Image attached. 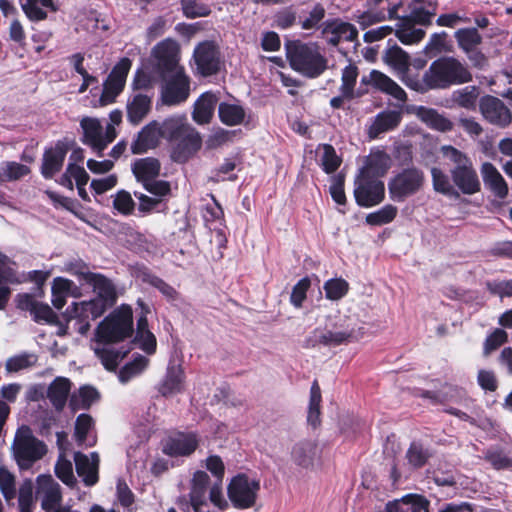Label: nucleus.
<instances>
[{
    "instance_id": "nucleus-51",
    "label": "nucleus",
    "mask_w": 512,
    "mask_h": 512,
    "mask_svg": "<svg viewBox=\"0 0 512 512\" xmlns=\"http://www.w3.org/2000/svg\"><path fill=\"white\" fill-rule=\"evenodd\" d=\"M358 77V69L356 66L349 64L342 70V84L340 91L344 97L351 99L354 97V87Z\"/></svg>"
},
{
    "instance_id": "nucleus-27",
    "label": "nucleus",
    "mask_w": 512,
    "mask_h": 512,
    "mask_svg": "<svg viewBox=\"0 0 512 512\" xmlns=\"http://www.w3.org/2000/svg\"><path fill=\"white\" fill-rule=\"evenodd\" d=\"M327 42L337 45L341 41H353L357 38L358 31L350 23L333 20L326 22L322 31Z\"/></svg>"
},
{
    "instance_id": "nucleus-49",
    "label": "nucleus",
    "mask_w": 512,
    "mask_h": 512,
    "mask_svg": "<svg viewBox=\"0 0 512 512\" xmlns=\"http://www.w3.org/2000/svg\"><path fill=\"white\" fill-rule=\"evenodd\" d=\"M2 179L6 181L19 180L30 173V168L15 161H4L1 163Z\"/></svg>"
},
{
    "instance_id": "nucleus-14",
    "label": "nucleus",
    "mask_w": 512,
    "mask_h": 512,
    "mask_svg": "<svg viewBox=\"0 0 512 512\" xmlns=\"http://www.w3.org/2000/svg\"><path fill=\"white\" fill-rule=\"evenodd\" d=\"M131 66L132 62L129 58H122L113 67L103 84V91L100 96L101 105L113 103L117 96L123 91Z\"/></svg>"
},
{
    "instance_id": "nucleus-64",
    "label": "nucleus",
    "mask_w": 512,
    "mask_h": 512,
    "mask_svg": "<svg viewBox=\"0 0 512 512\" xmlns=\"http://www.w3.org/2000/svg\"><path fill=\"white\" fill-rule=\"evenodd\" d=\"M310 287V280L308 277H304L299 280L292 289L290 296L291 303L296 307L300 308L306 299V293Z\"/></svg>"
},
{
    "instance_id": "nucleus-8",
    "label": "nucleus",
    "mask_w": 512,
    "mask_h": 512,
    "mask_svg": "<svg viewBox=\"0 0 512 512\" xmlns=\"http://www.w3.org/2000/svg\"><path fill=\"white\" fill-rule=\"evenodd\" d=\"M13 451L19 467L29 469L45 455L46 446L32 435L29 427L22 426L16 432Z\"/></svg>"
},
{
    "instance_id": "nucleus-6",
    "label": "nucleus",
    "mask_w": 512,
    "mask_h": 512,
    "mask_svg": "<svg viewBox=\"0 0 512 512\" xmlns=\"http://www.w3.org/2000/svg\"><path fill=\"white\" fill-rule=\"evenodd\" d=\"M443 156L454 164L450 174L454 184L466 195L480 191V181L469 157L452 146H443Z\"/></svg>"
},
{
    "instance_id": "nucleus-23",
    "label": "nucleus",
    "mask_w": 512,
    "mask_h": 512,
    "mask_svg": "<svg viewBox=\"0 0 512 512\" xmlns=\"http://www.w3.org/2000/svg\"><path fill=\"white\" fill-rule=\"evenodd\" d=\"M163 137V122L153 121L146 125L133 142L131 149L134 154H142L157 146L159 138Z\"/></svg>"
},
{
    "instance_id": "nucleus-20",
    "label": "nucleus",
    "mask_w": 512,
    "mask_h": 512,
    "mask_svg": "<svg viewBox=\"0 0 512 512\" xmlns=\"http://www.w3.org/2000/svg\"><path fill=\"white\" fill-rule=\"evenodd\" d=\"M319 459L320 451L314 441L303 440L292 447L291 460L301 469L313 470Z\"/></svg>"
},
{
    "instance_id": "nucleus-5",
    "label": "nucleus",
    "mask_w": 512,
    "mask_h": 512,
    "mask_svg": "<svg viewBox=\"0 0 512 512\" xmlns=\"http://www.w3.org/2000/svg\"><path fill=\"white\" fill-rule=\"evenodd\" d=\"M471 80V72L454 57H441L433 61L423 75L424 83L431 89H445Z\"/></svg>"
},
{
    "instance_id": "nucleus-9",
    "label": "nucleus",
    "mask_w": 512,
    "mask_h": 512,
    "mask_svg": "<svg viewBox=\"0 0 512 512\" xmlns=\"http://www.w3.org/2000/svg\"><path fill=\"white\" fill-rule=\"evenodd\" d=\"M433 12L424 10L423 8H414L410 15L399 18L396 25L395 35L399 41L405 45H412L420 42L426 32L416 25L428 26L431 24Z\"/></svg>"
},
{
    "instance_id": "nucleus-29",
    "label": "nucleus",
    "mask_w": 512,
    "mask_h": 512,
    "mask_svg": "<svg viewBox=\"0 0 512 512\" xmlns=\"http://www.w3.org/2000/svg\"><path fill=\"white\" fill-rule=\"evenodd\" d=\"M67 150L64 143L57 142L55 146L44 152L41 173L45 178H52L61 170Z\"/></svg>"
},
{
    "instance_id": "nucleus-15",
    "label": "nucleus",
    "mask_w": 512,
    "mask_h": 512,
    "mask_svg": "<svg viewBox=\"0 0 512 512\" xmlns=\"http://www.w3.org/2000/svg\"><path fill=\"white\" fill-rule=\"evenodd\" d=\"M152 55L157 61L156 65L161 75L184 68L179 65V45L171 38L159 42L153 48Z\"/></svg>"
},
{
    "instance_id": "nucleus-25",
    "label": "nucleus",
    "mask_w": 512,
    "mask_h": 512,
    "mask_svg": "<svg viewBox=\"0 0 512 512\" xmlns=\"http://www.w3.org/2000/svg\"><path fill=\"white\" fill-rule=\"evenodd\" d=\"M76 471L87 486H93L98 481L99 456L91 453L90 457L80 452L75 453Z\"/></svg>"
},
{
    "instance_id": "nucleus-38",
    "label": "nucleus",
    "mask_w": 512,
    "mask_h": 512,
    "mask_svg": "<svg viewBox=\"0 0 512 512\" xmlns=\"http://www.w3.org/2000/svg\"><path fill=\"white\" fill-rule=\"evenodd\" d=\"M132 171L136 179L144 185L159 175L160 163L157 159L150 157L139 159L134 162Z\"/></svg>"
},
{
    "instance_id": "nucleus-7",
    "label": "nucleus",
    "mask_w": 512,
    "mask_h": 512,
    "mask_svg": "<svg viewBox=\"0 0 512 512\" xmlns=\"http://www.w3.org/2000/svg\"><path fill=\"white\" fill-rule=\"evenodd\" d=\"M425 184V174L417 167H408L394 175L388 182V191L391 200L404 202L407 198L417 194Z\"/></svg>"
},
{
    "instance_id": "nucleus-10",
    "label": "nucleus",
    "mask_w": 512,
    "mask_h": 512,
    "mask_svg": "<svg viewBox=\"0 0 512 512\" xmlns=\"http://www.w3.org/2000/svg\"><path fill=\"white\" fill-rule=\"evenodd\" d=\"M161 76L163 78L160 91L162 104L176 106L188 99L191 91V80L185 73L184 68Z\"/></svg>"
},
{
    "instance_id": "nucleus-46",
    "label": "nucleus",
    "mask_w": 512,
    "mask_h": 512,
    "mask_svg": "<svg viewBox=\"0 0 512 512\" xmlns=\"http://www.w3.org/2000/svg\"><path fill=\"white\" fill-rule=\"evenodd\" d=\"M320 402L321 390L317 381H314L310 389V400L307 415L308 423L314 428L320 424Z\"/></svg>"
},
{
    "instance_id": "nucleus-13",
    "label": "nucleus",
    "mask_w": 512,
    "mask_h": 512,
    "mask_svg": "<svg viewBox=\"0 0 512 512\" xmlns=\"http://www.w3.org/2000/svg\"><path fill=\"white\" fill-rule=\"evenodd\" d=\"M385 195L383 181L360 173L355 181L354 196L358 205L371 207L379 204Z\"/></svg>"
},
{
    "instance_id": "nucleus-60",
    "label": "nucleus",
    "mask_w": 512,
    "mask_h": 512,
    "mask_svg": "<svg viewBox=\"0 0 512 512\" xmlns=\"http://www.w3.org/2000/svg\"><path fill=\"white\" fill-rule=\"evenodd\" d=\"M113 207L123 215H130L134 211L135 202L129 192L120 190L114 196Z\"/></svg>"
},
{
    "instance_id": "nucleus-18",
    "label": "nucleus",
    "mask_w": 512,
    "mask_h": 512,
    "mask_svg": "<svg viewBox=\"0 0 512 512\" xmlns=\"http://www.w3.org/2000/svg\"><path fill=\"white\" fill-rule=\"evenodd\" d=\"M193 58L197 71L202 76H211L219 70V53L213 42L205 41L198 44Z\"/></svg>"
},
{
    "instance_id": "nucleus-41",
    "label": "nucleus",
    "mask_w": 512,
    "mask_h": 512,
    "mask_svg": "<svg viewBox=\"0 0 512 512\" xmlns=\"http://www.w3.org/2000/svg\"><path fill=\"white\" fill-rule=\"evenodd\" d=\"M454 38L458 47L468 53L472 49L479 47L482 43V36L476 28H461L455 31Z\"/></svg>"
},
{
    "instance_id": "nucleus-33",
    "label": "nucleus",
    "mask_w": 512,
    "mask_h": 512,
    "mask_svg": "<svg viewBox=\"0 0 512 512\" xmlns=\"http://www.w3.org/2000/svg\"><path fill=\"white\" fill-rule=\"evenodd\" d=\"M428 505L429 502L423 496L408 494L387 503L386 512H428Z\"/></svg>"
},
{
    "instance_id": "nucleus-42",
    "label": "nucleus",
    "mask_w": 512,
    "mask_h": 512,
    "mask_svg": "<svg viewBox=\"0 0 512 512\" xmlns=\"http://www.w3.org/2000/svg\"><path fill=\"white\" fill-rule=\"evenodd\" d=\"M219 118L228 126L239 125L245 118V110L238 104L222 102L218 107Z\"/></svg>"
},
{
    "instance_id": "nucleus-35",
    "label": "nucleus",
    "mask_w": 512,
    "mask_h": 512,
    "mask_svg": "<svg viewBox=\"0 0 512 512\" xmlns=\"http://www.w3.org/2000/svg\"><path fill=\"white\" fill-rule=\"evenodd\" d=\"M184 371L180 365H171L167 369L159 391L163 396H171L184 390Z\"/></svg>"
},
{
    "instance_id": "nucleus-11",
    "label": "nucleus",
    "mask_w": 512,
    "mask_h": 512,
    "mask_svg": "<svg viewBox=\"0 0 512 512\" xmlns=\"http://www.w3.org/2000/svg\"><path fill=\"white\" fill-rule=\"evenodd\" d=\"M260 483L245 474L234 476L227 486V496L236 509H249L257 501Z\"/></svg>"
},
{
    "instance_id": "nucleus-58",
    "label": "nucleus",
    "mask_w": 512,
    "mask_h": 512,
    "mask_svg": "<svg viewBox=\"0 0 512 512\" xmlns=\"http://www.w3.org/2000/svg\"><path fill=\"white\" fill-rule=\"evenodd\" d=\"M18 504L20 512H33L34 497L33 483L31 480H25L19 488Z\"/></svg>"
},
{
    "instance_id": "nucleus-3",
    "label": "nucleus",
    "mask_w": 512,
    "mask_h": 512,
    "mask_svg": "<svg viewBox=\"0 0 512 512\" xmlns=\"http://www.w3.org/2000/svg\"><path fill=\"white\" fill-rule=\"evenodd\" d=\"M163 138L171 144V157L174 161H188L202 146L199 132L184 116H174L163 121Z\"/></svg>"
},
{
    "instance_id": "nucleus-54",
    "label": "nucleus",
    "mask_w": 512,
    "mask_h": 512,
    "mask_svg": "<svg viewBox=\"0 0 512 512\" xmlns=\"http://www.w3.org/2000/svg\"><path fill=\"white\" fill-rule=\"evenodd\" d=\"M431 176L433 188L436 192L447 196L457 194L448 176L441 169L433 167L431 169Z\"/></svg>"
},
{
    "instance_id": "nucleus-44",
    "label": "nucleus",
    "mask_w": 512,
    "mask_h": 512,
    "mask_svg": "<svg viewBox=\"0 0 512 512\" xmlns=\"http://www.w3.org/2000/svg\"><path fill=\"white\" fill-rule=\"evenodd\" d=\"M99 398L98 391L91 386H83L78 394H73L70 399V406L73 410L88 409Z\"/></svg>"
},
{
    "instance_id": "nucleus-21",
    "label": "nucleus",
    "mask_w": 512,
    "mask_h": 512,
    "mask_svg": "<svg viewBox=\"0 0 512 512\" xmlns=\"http://www.w3.org/2000/svg\"><path fill=\"white\" fill-rule=\"evenodd\" d=\"M198 442L194 433H178L165 441L163 452L169 456H189L196 450Z\"/></svg>"
},
{
    "instance_id": "nucleus-57",
    "label": "nucleus",
    "mask_w": 512,
    "mask_h": 512,
    "mask_svg": "<svg viewBox=\"0 0 512 512\" xmlns=\"http://www.w3.org/2000/svg\"><path fill=\"white\" fill-rule=\"evenodd\" d=\"M0 491L6 501H11L16 496L15 476L4 467H0Z\"/></svg>"
},
{
    "instance_id": "nucleus-31",
    "label": "nucleus",
    "mask_w": 512,
    "mask_h": 512,
    "mask_svg": "<svg viewBox=\"0 0 512 512\" xmlns=\"http://www.w3.org/2000/svg\"><path fill=\"white\" fill-rule=\"evenodd\" d=\"M402 120V114L398 111H383L378 113L368 129L370 138H378L380 134L397 128Z\"/></svg>"
},
{
    "instance_id": "nucleus-56",
    "label": "nucleus",
    "mask_w": 512,
    "mask_h": 512,
    "mask_svg": "<svg viewBox=\"0 0 512 512\" xmlns=\"http://www.w3.org/2000/svg\"><path fill=\"white\" fill-rule=\"evenodd\" d=\"M322 155L320 158L323 170L326 173H333L338 169L341 164V159L337 156L334 147L330 144H323L320 146Z\"/></svg>"
},
{
    "instance_id": "nucleus-1",
    "label": "nucleus",
    "mask_w": 512,
    "mask_h": 512,
    "mask_svg": "<svg viewBox=\"0 0 512 512\" xmlns=\"http://www.w3.org/2000/svg\"><path fill=\"white\" fill-rule=\"evenodd\" d=\"M133 333V315L129 306H121L102 320L91 341V349L108 371H115L127 355L128 350L116 348L115 343L123 341Z\"/></svg>"
},
{
    "instance_id": "nucleus-48",
    "label": "nucleus",
    "mask_w": 512,
    "mask_h": 512,
    "mask_svg": "<svg viewBox=\"0 0 512 512\" xmlns=\"http://www.w3.org/2000/svg\"><path fill=\"white\" fill-rule=\"evenodd\" d=\"M61 270L75 276L80 283L86 284H88L96 274L91 272L88 265L82 260L68 261L64 263Z\"/></svg>"
},
{
    "instance_id": "nucleus-63",
    "label": "nucleus",
    "mask_w": 512,
    "mask_h": 512,
    "mask_svg": "<svg viewBox=\"0 0 512 512\" xmlns=\"http://www.w3.org/2000/svg\"><path fill=\"white\" fill-rule=\"evenodd\" d=\"M143 281L151 284L155 288H157L163 295H165L168 298H174L176 295L175 289L164 282L162 279L158 278L157 276L151 274L146 269L142 272Z\"/></svg>"
},
{
    "instance_id": "nucleus-30",
    "label": "nucleus",
    "mask_w": 512,
    "mask_h": 512,
    "mask_svg": "<svg viewBox=\"0 0 512 512\" xmlns=\"http://www.w3.org/2000/svg\"><path fill=\"white\" fill-rule=\"evenodd\" d=\"M485 186L499 199H505L508 195V185L497 170L490 162L482 164L480 169Z\"/></svg>"
},
{
    "instance_id": "nucleus-19",
    "label": "nucleus",
    "mask_w": 512,
    "mask_h": 512,
    "mask_svg": "<svg viewBox=\"0 0 512 512\" xmlns=\"http://www.w3.org/2000/svg\"><path fill=\"white\" fill-rule=\"evenodd\" d=\"M210 477L204 471H196L191 480L190 504L194 512H212L207 501Z\"/></svg>"
},
{
    "instance_id": "nucleus-4",
    "label": "nucleus",
    "mask_w": 512,
    "mask_h": 512,
    "mask_svg": "<svg viewBox=\"0 0 512 512\" xmlns=\"http://www.w3.org/2000/svg\"><path fill=\"white\" fill-rule=\"evenodd\" d=\"M290 67L308 78L320 76L327 68V60L314 43L287 40L284 44Z\"/></svg>"
},
{
    "instance_id": "nucleus-45",
    "label": "nucleus",
    "mask_w": 512,
    "mask_h": 512,
    "mask_svg": "<svg viewBox=\"0 0 512 512\" xmlns=\"http://www.w3.org/2000/svg\"><path fill=\"white\" fill-rule=\"evenodd\" d=\"M93 426V419L88 414H80L75 423V438L80 445L93 446L94 438H88V433Z\"/></svg>"
},
{
    "instance_id": "nucleus-22",
    "label": "nucleus",
    "mask_w": 512,
    "mask_h": 512,
    "mask_svg": "<svg viewBox=\"0 0 512 512\" xmlns=\"http://www.w3.org/2000/svg\"><path fill=\"white\" fill-rule=\"evenodd\" d=\"M362 83H369L375 89L400 102H405L407 99L406 92L394 80L378 70H372L368 77H362Z\"/></svg>"
},
{
    "instance_id": "nucleus-55",
    "label": "nucleus",
    "mask_w": 512,
    "mask_h": 512,
    "mask_svg": "<svg viewBox=\"0 0 512 512\" xmlns=\"http://www.w3.org/2000/svg\"><path fill=\"white\" fill-rule=\"evenodd\" d=\"M397 215V208L391 204L383 206L376 212L366 216V222L370 225H383L390 223Z\"/></svg>"
},
{
    "instance_id": "nucleus-36",
    "label": "nucleus",
    "mask_w": 512,
    "mask_h": 512,
    "mask_svg": "<svg viewBox=\"0 0 512 512\" xmlns=\"http://www.w3.org/2000/svg\"><path fill=\"white\" fill-rule=\"evenodd\" d=\"M27 0H19L20 6L26 17L33 22L43 21L47 18V11H56L57 7L53 0H32L29 9L26 6Z\"/></svg>"
},
{
    "instance_id": "nucleus-26",
    "label": "nucleus",
    "mask_w": 512,
    "mask_h": 512,
    "mask_svg": "<svg viewBox=\"0 0 512 512\" xmlns=\"http://www.w3.org/2000/svg\"><path fill=\"white\" fill-rule=\"evenodd\" d=\"M386 1L387 0H373V3L371 5V7L369 8V10L366 12H363L362 14H360L357 17V21H358L359 25L362 28H366V27L373 25L377 22L385 20L386 18H389V19L399 18L397 12H398V9L402 5L401 2L393 4V5L389 4V6L387 8V12L384 9L376 10L377 7H379L382 3L386 2Z\"/></svg>"
},
{
    "instance_id": "nucleus-34",
    "label": "nucleus",
    "mask_w": 512,
    "mask_h": 512,
    "mask_svg": "<svg viewBox=\"0 0 512 512\" xmlns=\"http://www.w3.org/2000/svg\"><path fill=\"white\" fill-rule=\"evenodd\" d=\"M392 164L391 157L382 150L372 151L366 160V165L360 173L380 178L386 174Z\"/></svg>"
},
{
    "instance_id": "nucleus-24",
    "label": "nucleus",
    "mask_w": 512,
    "mask_h": 512,
    "mask_svg": "<svg viewBox=\"0 0 512 512\" xmlns=\"http://www.w3.org/2000/svg\"><path fill=\"white\" fill-rule=\"evenodd\" d=\"M152 107V97L142 92H134L127 100V119L133 125H138L148 115Z\"/></svg>"
},
{
    "instance_id": "nucleus-59",
    "label": "nucleus",
    "mask_w": 512,
    "mask_h": 512,
    "mask_svg": "<svg viewBox=\"0 0 512 512\" xmlns=\"http://www.w3.org/2000/svg\"><path fill=\"white\" fill-rule=\"evenodd\" d=\"M55 473L56 476L67 486L73 487L76 483L71 461L62 456H60L56 462Z\"/></svg>"
},
{
    "instance_id": "nucleus-32",
    "label": "nucleus",
    "mask_w": 512,
    "mask_h": 512,
    "mask_svg": "<svg viewBox=\"0 0 512 512\" xmlns=\"http://www.w3.org/2000/svg\"><path fill=\"white\" fill-rule=\"evenodd\" d=\"M218 98L212 92H205L194 103L192 112L193 120L200 125L210 122L214 115Z\"/></svg>"
},
{
    "instance_id": "nucleus-16",
    "label": "nucleus",
    "mask_w": 512,
    "mask_h": 512,
    "mask_svg": "<svg viewBox=\"0 0 512 512\" xmlns=\"http://www.w3.org/2000/svg\"><path fill=\"white\" fill-rule=\"evenodd\" d=\"M480 111L489 123L507 127L512 122V113L509 108L497 97L486 95L479 103Z\"/></svg>"
},
{
    "instance_id": "nucleus-2",
    "label": "nucleus",
    "mask_w": 512,
    "mask_h": 512,
    "mask_svg": "<svg viewBox=\"0 0 512 512\" xmlns=\"http://www.w3.org/2000/svg\"><path fill=\"white\" fill-rule=\"evenodd\" d=\"M88 285L92 286L95 297L88 301L73 302L63 314L67 322L76 321V330L81 335L89 331L90 320L102 316L118 298L114 283L100 273H96Z\"/></svg>"
},
{
    "instance_id": "nucleus-37",
    "label": "nucleus",
    "mask_w": 512,
    "mask_h": 512,
    "mask_svg": "<svg viewBox=\"0 0 512 512\" xmlns=\"http://www.w3.org/2000/svg\"><path fill=\"white\" fill-rule=\"evenodd\" d=\"M70 390L71 382L64 377H57L49 385L48 398L57 410H61L65 406Z\"/></svg>"
},
{
    "instance_id": "nucleus-52",
    "label": "nucleus",
    "mask_w": 512,
    "mask_h": 512,
    "mask_svg": "<svg viewBox=\"0 0 512 512\" xmlns=\"http://www.w3.org/2000/svg\"><path fill=\"white\" fill-rule=\"evenodd\" d=\"M323 288L326 294V298L336 301L340 300L347 294L349 290V284L342 278H334L326 281Z\"/></svg>"
},
{
    "instance_id": "nucleus-47",
    "label": "nucleus",
    "mask_w": 512,
    "mask_h": 512,
    "mask_svg": "<svg viewBox=\"0 0 512 512\" xmlns=\"http://www.w3.org/2000/svg\"><path fill=\"white\" fill-rule=\"evenodd\" d=\"M148 365V359L138 355L133 361L127 363L118 374L119 381L123 384L129 382L132 378L141 374Z\"/></svg>"
},
{
    "instance_id": "nucleus-53",
    "label": "nucleus",
    "mask_w": 512,
    "mask_h": 512,
    "mask_svg": "<svg viewBox=\"0 0 512 512\" xmlns=\"http://www.w3.org/2000/svg\"><path fill=\"white\" fill-rule=\"evenodd\" d=\"M479 92L475 86H466L453 93V100L459 106L472 109L476 105Z\"/></svg>"
},
{
    "instance_id": "nucleus-39",
    "label": "nucleus",
    "mask_w": 512,
    "mask_h": 512,
    "mask_svg": "<svg viewBox=\"0 0 512 512\" xmlns=\"http://www.w3.org/2000/svg\"><path fill=\"white\" fill-rule=\"evenodd\" d=\"M417 116L432 129L446 132L452 129V122L431 108L420 107Z\"/></svg>"
},
{
    "instance_id": "nucleus-61",
    "label": "nucleus",
    "mask_w": 512,
    "mask_h": 512,
    "mask_svg": "<svg viewBox=\"0 0 512 512\" xmlns=\"http://www.w3.org/2000/svg\"><path fill=\"white\" fill-rule=\"evenodd\" d=\"M35 357L32 354H20L10 357L5 364V368L8 372H18L26 369L35 363Z\"/></svg>"
},
{
    "instance_id": "nucleus-17",
    "label": "nucleus",
    "mask_w": 512,
    "mask_h": 512,
    "mask_svg": "<svg viewBox=\"0 0 512 512\" xmlns=\"http://www.w3.org/2000/svg\"><path fill=\"white\" fill-rule=\"evenodd\" d=\"M36 497L41 502V508L51 512L61 506L62 492L59 483L50 475H39L37 477Z\"/></svg>"
},
{
    "instance_id": "nucleus-50",
    "label": "nucleus",
    "mask_w": 512,
    "mask_h": 512,
    "mask_svg": "<svg viewBox=\"0 0 512 512\" xmlns=\"http://www.w3.org/2000/svg\"><path fill=\"white\" fill-rule=\"evenodd\" d=\"M181 9L189 19L206 17L211 13L210 6L199 0H181Z\"/></svg>"
},
{
    "instance_id": "nucleus-40",
    "label": "nucleus",
    "mask_w": 512,
    "mask_h": 512,
    "mask_svg": "<svg viewBox=\"0 0 512 512\" xmlns=\"http://www.w3.org/2000/svg\"><path fill=\"white\" fill-rule=\"evenodd\" d=\"M410 57L407 52L397 45L389 47L384 54V61L399 73H406L409 69Z\"/></svg>"
},
{
    "instance_id": "nucleus-62",
    "label": "nucleus",
    "mask_w": 512,
    "mask_h": 512,
    "mask_svg": "<svg viewBox=\"0 0 512 512\" xmlns=\"http://www.w3.org/2000/svg\"><path fill=\"white\" fill-rule=\"evenodd\" d=\"M406 457L413 467L418 468L426 463L429 458V454L421 444L414 442L410 445L406 453Z\"/></svg>"
},
{
    "instance_id": "nucleus-12",
    "label": "nucleus",
    "mask_w": 512,
    "mask_h": 512,
    "mask_svg": "<svg viewBox=\"0 0 512 512\" xmlns=\"http://www.w3.org/2000/svg\"><path fill=\"white\" fill-rule=\"evenodd\" d=\"M80 126L83 130L82 142L90 146L99 157L103 156V151L117 136L113 124L103 127L97 118L84 117L80 121Z\"/></svg>"
},
{
    "instance_id": "nucleus-28",
    "label": "nucleus",
    "mask_w": 512,
    "mask_h": 512,
    "mask_svg": "<svg viewBox=\"0 0 512 512\" xmlns=\"http://www.w3.org/2000/svg\"><path fill=\"white\" fill-rule=\"evenodd\" d=\"M51 293L53 306L60 310L65 306L68 296L79 298L81 289L70 279L56 277L52 282Z\"/></svg>"
},
{
    "instance_id": "nucleus-43",
    "label": "nucleus",
    "mask_w": 512,
    "mask_h": 512,
    "mask_svg": "<svg viewBox=\"0 0 512 512\" xmlns=\"http://www.w3.org/2000/svg\"><path fill=\"white\" fill-rule=\"evenodd\" d=\"M315 342L325 346H337L349 342L352 337L351 332L331 331L324 329H315L313 332Z\"/></svg>"
}]
</instances>
